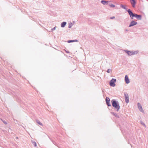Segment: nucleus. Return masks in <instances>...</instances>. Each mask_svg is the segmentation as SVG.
Here are the masks:
<instances>
[{
    "label": "nucleus",
    "mask_w": 148,
    "mask_h": 148,
    "mask_svg": "<svg viewBox=\"0 0 148 148\" xmlns=\"http://www.w3.org/2000/svg\"><path fill=\"white\" fill-rule=\"evenodd\" d=\"M127 11L132 19H133L134 17H135L140 20H141L142 19V16L141 15L133 13L132 10L130 9H129Z\"/></svg>",
    "instance_id": "1"
},
{
    "label": "nucleus",
    "mask_w": 148,
    "mask_h": 148,
    "mask_svg": "<svg viewBox=\"0 0 148 148\" xmlns=\"http://www.w3.org/2000/svg\"><path fill=\"white\" fill-rule=\"evenodd\" d=\"M111 102L112 106L118 111L120 108V106L117 102L114 100H112Z\"/></svg>",
    "instance_id": "2"
},
{
    "label": "nucleus",
    "mask_w": 148,
    "mask_h": 148,
    "mask_svg": "<svg viewBox=\"0 0 148 148\" xmlns=\"http://www.w3.org/2000/svg\"><path fill=\"white\" fill-rule=\"evenodd\" d=\"M124 51L128 55V56H132L134 55H136L138 53V51H128L127 50H124Z\"/></svg>",
    "instance_id": "3"
},
{
    "label": "nucleus",
    "mask_w": 148,
    "mask_h": 148,
    "mask_svg": "<svg viewBox=\"0 0 148 148\" xmlns=\"http://www.w3.org/2000/svg\"><path fill=\"white\" fill-rule=\"evenodd\" d=\"M116 81V79H115L113 78L110 81V85L111 86L114 87L115 84V82Z\"/></svg>",
    "instance_id": "4"
},
{
    "label": "nucleus",
    "mask_w": 148,
    "mask_h": 148,
    "mask_svg": "<svg viewBox=\"0 0 148 148\" xmlns=\"http://www.w3.org/2000/svg\"><path fill=\"white\" fill-rule=\"evenodd\" d=\"M137 24V22L134 21H132L130 23V25L129 26V27H131L136 25Z\"/></svg>",
    "instance_id": "5"
},
{
    "label": "nucleus",
    "mask_w": 148,
    "mask_h": 148,
    "mask_svg": "<svg viewBox=\"0 0 148 148\" xmlns=\"http://www.w3.org/2000/svg\"><path fill=\"white\" fill-rule=\"evenodd\" d=\"M130 3L132 5V6L133 8H135V5L136 3V2L135 0H130Z\"/></svg>",
    "instance_id": "6"
},
{
    "label": "nucleus",
    "mask_w": 148,
    "mask_h": 148,
    "mask_svg": "<svg viewBox=\"0 0 148 148\" xmlns=\"http://www.w3.org/2000/svg\"><path fill=\"white\" fill-rule=\"evenodd\" d=\"M124 95L125 101L127 103L129 102L128 95L127 94H125Z\"/></svg>",
    "instance_id": "7"
},
{
    "label": "nucleus",
    "mask_w": 148,
    "mask_h": 148,
    "mask_svg": "<svg viewBox=\"0 0 148 148\" xmlns=\"http://www.w3.org/2000/svg\"><path fill=\"white\" fill-rule=\"evenodd\" d=\"M106 101L107 105L108 106H111V105L110 103V100L108 97H106Z\"/></svg>",
    "instance_id": "8"
},
{
    "label": "nucleus",
    "mask_w": 148,
    "mask_h": 148,
    "mask_svg": "<svg viewBox=\"0 0 148 148\" xmlns=\"http://www.w3.org/2000/svg\"><path fill=\"white\" fill-rule=\"evenodd\" d=\"M125 80L126 83L127 84H128L130 82V81L127 76L126 75L125 77Z\"/></svg>",
    "instance_id": "9"
},
{
    "label": "nucleus",
    "mask_w": 148,
    "mask_h": 148,
    "mask_svg": "<svg viewBox=\"0 0 148 148\" xmlns=\"http://www.w3.org/2000/svg\"><path fill=\"white\" fill-rule=\"evenodd\" d=\"M138 108H139V110L141 111V112H143V110L142 107L141 106V105L139 103H138Z\"/></svg>",
    "instance_id": "10"
},
{
    "label": "nucleus",
    "mask_w": 148,
    "mask_h": 148,
    "mask_svg": "<svg viewBox=\"0 0 148 148\" xmlns=\"http://www.w3.org/2000/svg\"><path fill=\"white\" fill-rule=\"evenodd\" d=\"M66 22H62L61 24V27H64L66 25Z\"/></svg>",
    "instance_id": "11"
},
{
    "label": "nucleus",
    "mask_w": 148,
    "mask_h": 148,
    "mask_svg": "<svg viewBox=\"0 0 148 148\" xmlns=\"http://www.w3.org/2000/svg\"><path fill=\"white\" fill-rule=\"evenodd\" d=\"M101 3L103 5H107L108 3V1H106L104 0H102L101 1Z\"/></svg>",
    "instance_id": "12"
},
{
    "label": "nucleus",
    "mask_w": 148,
    "mask_h": 148,
    "mask_svg": "<svg viewBox=\"0 0 148 148\" xmlns=\"http://www.w3.org/2000/svg\"><path fill=\"white\" fill-rule=\"evenodd\" d=\"M120 6L122 8H123L124 9H125L126 10H127V8H126L125 5H123L121 4L120 5Z\"/></svg>",
    "instance_id": "13"
},
{
    "label": "nucleus",
    "mask_w": 148,
    "mask_h": 148,
    "mask_svg": "<svg viewBox=\"0 0 148 148\" xmlns=\"http://www.w3.org/2000/svg\"><path fill=\"white\" fill-rule=\"evenodd\" d=\"M73 26V24L72 23H71L69 24L68 27L69 28H71Z\"/></svg>",
    "instance_id": "14"
},
{
    "label": "nucleus",
    "mask_w": 148,
    "mask_h": 148,
    "mask_svg": "<svg viewBox=\"0 0 148 148\" xmlns=\"http://www.w3.org/2000/svg\"><path fill=\"white\" fill-rule=\"evenodd\" d=\"M74 42V40H69L67 42L68 43H71L72 42Z\"/></svg>",
    "instance_id": "15"
},
{
    "label": "nucleus",
    "mask_w": 148,
    "mask_h": 148,
    "mask_svg": "<svg viewBox=\"0 0 148 148\" xmlns=\"http://www.w3.org/2000/svg\"><path fill=\"white\" fill-rule=\"evenodd\" d=\"M110 6L112 8H114L115 7V5H113L112 4H111V5H110Z\"/></svg>",
    "instance_id": "16"
},
{
    "label": "nucleus",
    "mask_w": 148,
    "mask_h": 148,
    "mask_svg": "<svg viewBox=\"0 0 148 148\" xmlns=\"http://www.w3.org/2000/svg\"><path fill=\"white\" fill-rule=\"evenodd\" d=\"M112 71V70L110 69H108L107 72L108 73H110Z\"/></svg>",
    "instance_id": "17"
},
{
    "label": "nucleus",
    "mask_w": 148,
    "mask_h": 148,
    "mask_svg": "<svg viewBox=\"0 0 148 148\" xmlns=\"http://www.w3.org/2000/svg\"><path fill=\"white\" fill-rule=\"evenodd\" d=\"M37 123L40 125H42V124L40 122V121H37Z\"/></svg>",
    "instance_id": "18"
},
{
    "label": "nucleus",
    "mask_w": 148,
    "mask_h": 148,
    "mask_svg": "<svg viewBox=\"0 0 148 148\" xmlns=\"http://www.w3.org/2000/svg\"><path fill=\"white\" fill-rule=\"evenodd\" d=\"M56 26H55V27H54L53 28H52L51 29V30L52 31H53V30H55L56 29Z\"/></svg>",
    "instance_id": "19"
},
{
    "label": "nucleus",
    "mask_w": 148,
    "mask_h": 148,
    "mask_svg": "<svg viewBox=\"0 0 148 148\" xmlns=\"http://www.w3.org/2000/svg\"><path fill=\"white\" fill-rule=\"evenodd\" d=\"M34 146L35 147H36L37 146V145H36V143H34Z\"/></svg>",
    "instance_id": "20"
},
{
    "label": "nucleus",
    "mask_w": 148,
    "mask_h": 148,
    "mask_svg": "<svg viewBox=\"0 0 148 148\" xmlns=\"http://www.w3.org/2000/svg\"><path fill=\"white\" fill-rule=\"evenodd\" d=\"M115 18V17L113 16H112V17H111L110 18L111 19H113V18Z\"/></svg>",
    "instance_id": "21"
},
{
    "label": "nucleus",
    "mask_w": 148,
    "mask_h": 148,
    "mask_svg": "<svg viewBox=\"0 0 148 148\" xmlns=\"http://www.w3.org/2000/svg\"><path fill=\"white\" fill-rule=\"evenodd\" d=\"M74 40V42H77L78 41V40Z\"/></svg>",
    "instance_id": "22"
},
{
    "label": "nucleus",
    "mask_w": 148,
    "mask_h": 148,
    "mask_svg": "<svg viewBox=\"0 0 148 148\" xmlns=\"http://www.w3.org/2000/svg\"><path fill=\"white\" fill-rule=\"evenodd\" d=\"M66 53H69V51H66Z\"/></svg>",
    "instance_id": "23"
}]
</instances>
